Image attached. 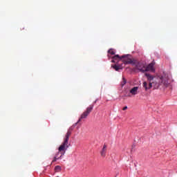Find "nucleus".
<instances>
[{
    "mask_svg": "<svg viewBox=\"0 0 177 177\" xmlns=\"http://www.w3.org/2000/svg\"><path fill=\"white\" fill-rule=\"evenodd\" d=\"M145 77H147V80L149 81L148 86L147 82H144L142 84V86L145 88V91L151 89V88L158 89L160 86L167 87L169 85V75L167 73H163L162 75L157 76H153L149 73H145Z\"/></svg>",
    "mask_w": 177,
    "mask_h": 177,
    "instance_id": "1",
    "label": "nucleus"
},
{
    "mask_svg": "<svg viewBox=\"0 0 177 177\" xmlns=\"http://www.w3.org/2000/svg\"><path fill=\"white\" fill-rule=\"evenodd\" d=\"M74 130V127H71L65 135V137L64 138V141L62 143V145L59 147L58 151L61 153L62 156H64L66 154V151H67V149L69 147L68 145V140L70 139V136H71V133Z\"/></svg>",
    "mask_w": 177,
    "mask_h": 177,
    "instance_id": "2",
    "label": "nucleus"
},
{
    "mask_svg": "<svg viewBox=\"0 0 177 177\" xmlns=\"http://www.w3.org/2000/svg\"><path fill=\"white\" fill-rule=\"evenodd\" d=\"M112 59H113V60H112L113 63H115L114 61L118 60V59L120 60H121V59H122V62L124 63V64H133V63H136V62L132 60V59L130 58L129 55H122L120 57L119 55H116L113 56L112 57Z\"/></svg>",
    "mask_w": 177,
    "mask_h": 177,
    "instance_id": "3",
    "label": "nucleus"
},
{
    "mask_svg": "<svg viewBox=\"0 0 177 177\" xmlns=\"http://www.w3.org/2000/svg\"><path fill=\"white\" fill-rule=\"evenodd\" d=\"M93 104H91L89 106L86 108V111H84L80 115V118H79L78 121L72 126L73 128L76 127L79 122H81V121H82V120H85L88 118V115H89V114L92 113V110H93Z\"/></svg>",
    "mask_w": 177,
    "mask_h": 177,
    "instance_id": "4",
    "label": "nucleus"
},
{
    "mask_svg": "<svg viewBox=\"0 0 177 177\" xmlns=\"http://www.w3.org/2000/svg\"><path fill=\"white\" fill-rule=\"evenodd\" d=\"M133 66H136V70H138L140 73H146V64L145 62H135Z\"/></svg>",
    "mask_w": 177,
    "mask_h": 177,
    "instance_id": "5",
    "label": "nucleus"
},
{
    "mask_svg": "<svg viewBox=\"0 0 177 177\" xmlns=\"http://www.w3.org/2000/svg\"><path fill=\"white\" fill-rule=\"evenodd\" d=\"M154 64H156V63L154 62H152L147 66L145 65V73H147V71H151V73H155L156 68H154Z\"/></svg>",
    "mask_w": 177,
    "mask_h": 177,
    "instance_id": "6",
    "label": "nucleus"
},
{
    "mask_svg": "<svg viewBox=\"0 0 177 177\" xmlns=\"http://www.w3.org/2000/svg\"><path fill=\"white\" fill-rule=\"evenodd\" d=\"M64 155H62V152H60V151H58L54 158H53V160H52V164L53 162H56V161H57V160H62V157H63Z\"/></svg>",
    "mask_w": 177,
    "mask_h": 177,
    "instance_id": "7",
    "label": "nucleus"
},
{
    "mask_svg": "<svg viewBox=\"0 0 177 177\" xmlns=\"http://www.w3.org/2000/svg\"><path fill=\"white\" fill-rule=\"evenodd\" d=\"M101 157H106V153H107V145L104 144L100 151Z\"/></svg>",
    "mask_w": 177,
    "mask_h": 177,
    "instance_id": "8",
    "label": "nucleus"
},
{
    "mask_svg": "<svg viewBox=\"0 0 177 177\" xmlns=\"http://www.w3.org/2000/svg\"><path fill=\"white\" fill-rule=\"evenodd\" d=\"M139 90V87L135 86L130 90V93L135 96V95H138V91Z\"/></svg>",
    "mask_w": 177,
    "mask_h": 177,
    "instance_id": "9",
    "label": "nucleus"
},
{
    "mask_svg": "<svg viewBox=\"0 0 177 177\" xmlns=\"http://www.w3.org/2000/svg\"><path fill=\"white\" fill-rule=\"evenodd\" d=\"M113 68H114V70H115V71H120V70H122V68L120 66L118 65H113L112 66Z\"/></svg>",
    "mask_w": 177,
    "mask_h": 177,
    "instance_id": "10",
    "label": "nucleus"
},
{
    "mask_svg": "<svg viewBox=\"0 0 177 177\" xmlns=\"http://www.w3.org/2000/svg\"><path fill=\"white\" fill-rule=\"evenodd\" d=\"M55 172H60L62 171V167L57 165L55 167Z\"/></svg>",
    "mask_w": 177,
    "mask_h": 177,
    "instance_id": "11",
    "label": "nucleus"
},
{
    "mask_svg": "<svg viewBox=\"0 0 177 177\" xmlns=\"http://www.w3.org/2000/svg\"><path fill=\"white\" fill-rule=\"evenodd\" d=\"M108 53H110V55H115V52L113 49H109Z\"/></svg>",
    "mask_w": 177,
    "mask_h": 177,
    "instance_id": "12",
    "label": "nucleus"
},
{
    "mask_svg": "<svg viewBox=\"0 0 177 177\" xmlns=\"http://www.w3.org/2000/svg\"><path fill=\"white\" fill-rule=\"evenodd\" d=\"M122 86H124V85H125V84H127V80H125V77H122Z\"/></svg>",
    "mask_w": 177,
    "mask_h": 177,
    "instance_id": "13",
    "label": "nucleus"
},
{
    "mask_svg": "<svg viewBox=\"0 0 177 177\" xmlns=\"http://www.w3.org/2000/svg\"><path fill=\"white\" fill-rule=\"evenodd\" d=\"M128 109V106H124V107H123V109H122V110L124 111V110H127Z\"/></svg>",
    "mask_w": 177,
    "mask_h": 177,
    "instance_id": "14",
    "label": "nucleus"
},
{
    "mask_svg": "<svg viewBox=\"0 0 177 177\" xmlns=\"http://www.w3.org/2000/svg\"><path fill=\"white\" fill-rule=\"evenodd\" d=\"M127 96L128 97H131V94H129L128 95H125Z\"/></svg>",
    "mask_w": 177,
    "mask_h": 177,
    "instance_id": "15",
    "label": "nucleus"
},
{
    "mask_svg": "<svg viewBox=\"0 0 177 177\" xmlns=\"http://www.w3.org/2000/svg\"><path fill=\"white\" fill-rule=\"evenodd\" d=\"M94 103H96V100L94 102Z\"/></svg>",
    "mask_w": 177,
    "mask_h": 177,
    "instance_id": "16",
    "label": "nucleus"
}]
</instances>
